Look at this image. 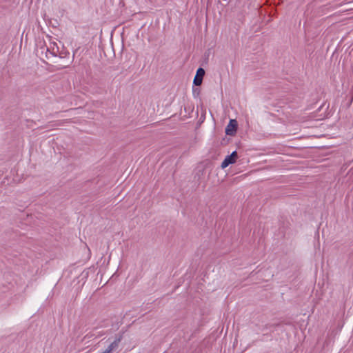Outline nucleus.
Wrapping results in <instances>:
<instances>
[{
    "label": "nucleus",
    "mask_w": 353,
    "mask_h": 353,
    "mask_svg": "<svg viewBox=\"0 0 353 353\" xmlns=\"http://www.w3.org/2000/svg\"><path fill=\"white\" fill-rule=\"evenodd\" d=\"M52 51V54L54 55V56H57V54L59 52V47L57 46V44L56 43H50V47Z\"/></svg>",
    "instance_id": "4"
},
{
    "label": "nucleus",
    "mask_w": 353,
    "mask_h": 353,
    "mask_svg": "<svg viewBox=\"0 0 353 353\" xmlns=\"http://www.w3.org/2000/svg\"><path fill=\"white\" fill-rule=\"evenodd\" d=\"M204 74H205V70H204L203 68H199L197 70V71H196V76H198V77H200L203 78V77L204 76Z\"/></svg>",
    "instance_id": "6"
},
{
    "label": "nucleus",
    "mask_w": 353,
    "mask_h": 353,
    "mask_svg": "<svg viewBox=\"0 0 353 353\" xmlns=\"http://www.w3.org/2000/svg\"><path fill=\"white\" fill-rule=\"evenodd\" d=\"M238 158V154L236 151H234L231 154L226 156L225 159L221 163V167L224 169L229 165L234 163Z\"/></svg>",
    "instance_id": "1"
},
{
    "label": "nucleus",
    "mask_w": 353,
    "mask_h": 353,
    "mask_svg": "<svg viewBox=\"0 0 353 353\" xmlns=\"http://www.w3.org/2000/svg\"><path fill=\"white\" fill-rule=\"evenodd\" d=\"M202 79H203V78L196 75L194 79L193 83H194V84L195 85L199 86V85H200L201 84Z\"/></svg>",
    "instance_id": "5"
},
{
    "label": "nucleus",
    "mask_w": 353,
    "mask_h": 353,
    "mask_svg": "<svg viewBox=\"0 0 353 353\" xmlns=\"http://www.w3.org/2000/svg\"><path fill=\"white\" fill-rule=\"evenodd\" d=\"M121 336H119V338L116 339L112 343H110L108 349H106L105 351H108V353H110L113 350L118 347L119 343L121 342Z\"/></svg>",
    "instance_id": "3"
},
{
    "label": "nucleus",
    "mask_w": 353,
    "mask_h": 353,
    "mask_svg": "<svg viewBox=\"0 0 353 353\" xmlns=\"http://www.w3.org/2000/svg\"><path fill=\"white\" fill-rule=\"evenodd\" d=\"M238 124L235 119H231L225 128V134L230 136H234L237 130Z\"/></svg>",
    "instance_id": "2"
}]
</instances>
